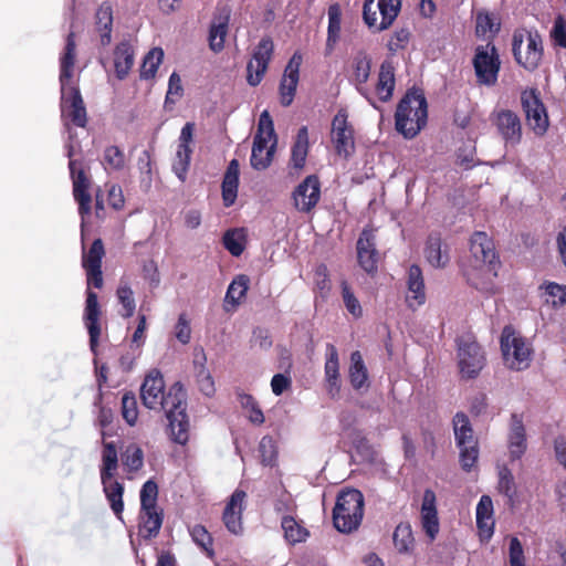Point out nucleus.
Here are the masks:
<instances>
[{"mask_svg": "<svg viewBox=\"0 0 566 566\" xmlns=\"http://www.w3.org/2000/svg\"><path fill=\"white\" fill-rule=\"evenodd\" d=\"M497 491L507 497V503L513 506L517 496L516 483L512 471L503 465L499 470Z\"/></svg>", "mask_w": 566, "mask_h": 566, "instance_id": "nucleus-45", "label": "nucleus"}, {"mask_svg": "<svg viewBox=\"0 0 566 566\" xmlns=\"http://www.w3.org/2000/svg\"><path fill=\"white\" fill-rule=\"evenodd\" d=\"M192 148L177 147L175 158L172 160V171L181 182L187 179V174L191 163Z\"/></svg>", "mask_w": 566, "mask_h": 566, "instance_id": "nucleus-49", "label": "nucleus"}, {"mask_svg": "<svg viewBox=\"0 0 566 566\" xmlns=\"http://www.w3.org/2000/svg\"><path fill=\"white\" fill-rule=\"evenodd\" d=\"M359 266L368 274L378 270L379 252L376 249L375 234L371 229H364L356 243Z\"/></svg>", "mask_w": 566, "mask_h": 566, "instance_id": "nucleus-19", "label": "nucleus"}, {"mask_svg": "<svg viewBox=\"0 0 566 566\" xmlns=\"http://www.w3.org/2000/svg\"><path fill=\"white\" fill-rule=\"evenodd\" d=\"M274 44L270 36H264L255 46L252 59L247 65V82L251 86H256L263 80L269 63L272 59Z\"/></svg>", "mask_w": 566, "mask_h": 566, "instance_id": "nucleus-15", "label": "nucleus"}, {"mask_svg": "<svg viewBox=\"0 0 566 566\" xmlns=\"http://www.w3.org/2000/svg\"><path fill=\"white\" fill-rule=\"evenodd\" d=\"M342 9L338 3L328 7V27L325 55L332 54L340 36Z\"/></svg>", "mask_w": 566, "mask_h": 566, "instance_id": "nucleus-35", "label": "nucleus"}, {"mask_svg": "<svg viewBox=\"0 0 566 566\" xmlns=\"http://www.w3.org/2000/svg\"><path fill=\"white\" fill-rule=\"evenodd\" d=\"M427 120L428 103L422 91L408 90L396 108V130L406 139H412L426 127Z\"/></svg>", "mask_w": 566, "mask_h": 566, "instance_id": "nucleus-3", "label": "nucleus"}, {"mask_svg": "<svg viewBox=\"0 0 566 566\" xmlns=\"http://www.w3.org/2000/svg\"><path fill=\"white\" fill-rule=\"evenodd\" d=\"M116 297L118 303L122 305L119 315L124 318L132 317L136 310V302L134 298V292L127 281L120 280L116 290Z\"/></svg>", "mask_w": 566, "mask_h": 566, "instance_id": "nucleus-43", "label": "nucleus"}, {"mask_svg": "<svg viewBox=\"0 0 566 566\" xmlns=\"http://www.w3.org/2000/svg\"><path fill=\"white\" fill-rule=\"evenodd\" d=\"M73 146L69 147L67 157L70 158L69 168L73 182V196L78 203V213L82 218L90 214L92 197L90 193L91 180L87 177L82 160L72 159Z\"/></svg>", "mask_w": 566, "mask_h": 566, "instance_id": "nucleus-11", "label": "nucleus"}, {"mask_svg": "<svg viewBox=\"0 0 566 566\" xmlns=\"http://www.w3.org/2000/svg\"><path fill=\"white\" fill-rule=\"evenodd\" d=\"M423 253L428 263L436 269L444 268L450 261L448 250H442V239L439 232H431L428 235Z\"/></svg>", "mask_w": 566, "mask_h": 566, "instance_id": "nucleus-28", "label": "nucleus"}, {"mask_svg": "<svg viewBox=\"0 0 566 566\" xmlns=\"http://www.w3.org/2000/svg\"><path fill=\"white\" fill-rule=\"evenodd\" d=\"M230 21V10L223 8L218 14L213 17L209 29V48L219 53L224 48V40L228 33V25Z\"/></svg>", "mask_w": 566, "mask_h": 566, "instance_id": "nucleus-25", "label": "nucleus"}, {"mask_svg": "<svg viewBox=\"0 0 566 566\" xmlns=\"http://www.w3.org/2000/svg\"><path fill=\"white\" fill-rule=\"evenodd\" d=\"M421 526L430 542H433L440 531V522L437 511V496L431 489L423 492L421 503Z\"/></svg>", "mask_w": 566, "mask_h": 566, "instance_id": "nucleus-20", "label": "nucleus"}, {"mask_svg": "<svg viewBox=\"0 0 566 566\" xmlns=\"http://www.w3.org/2000/svg\"><path fill=\"white\" fill-rule=\"evenodd\" d=\"M102 165L107 174L120 171L126 166V156L118 146H107L103 153Z\"/></svg>", "mask_w": 566, "mask_h": 566, "instance_id": "nucleus-44", "label": "nucleus"}, {"mask_svg": "<svg viewBox=\"0 0 566 566\" xmlns=\"http://www.w3.org/2000/svg\"><path fill=\"white\" fill-rule=\"evenodd\" d=\"M377 9L381 15L379 25H377V32H380L389 29L397 19L401 9V0H378Z\"/></svg>", "mask_w": 566, "mask_h": 566, "instance_id": "nucleus-40", "label": "nucleus"}, {"mask_svg": "<svg viewBox=\"0 0 566 566\" xmlns=\"http://www.w3.org/2000/svg\"><path fill=\"white\" fill-rule=\"evenodd\" d=\"M363 20L369 29H374L377 32V6L375 7V0H364L363 4Z\"/></svg>", "mask_w": 566, "mask_h": 566, "instance_id": "nucleus-63", "label": "nucleus"}, {"mask_svg": "<svg viewBox=\"0 0 566 566\" xmlns=\"http://www.w3.org/2000/svg\"><path fill=\"white\" fill-rule=\"evenodd\" d=\"M396 549L399 553H409L415 547V538L409 523H399L392 535Z\"/></svg>", "mask_w": 566, "mask_h": 566, "instance_id": "nucleus-46", "label": "nucleus"}, {"mask_svg": "<svg viewBox=\"0 0 566 566\" xmlns=\"http://www.w3.org/2000/svg\"><path fill=\"white\" fill-rule=\"evenodd\" d=\"M512 53L516 64L527 72L536 71L544 57V44L537 30L516 29L512 35Z\"/></svg>", "mask_w": 566, "mask_h": 566, "instance_id": "nucleus-5", "label": "nucleus"}, {"mask_svg": "<svg viewBox=\"0 0 566 566\" xmlns=\"http://www.w3.org/2000/svg\"><path fill=\"white\" fill-rule=\"evenodd\" d=\"M197 382L200 391L210 397L214 394V381L210 375V373L206 369L203 364L200 365V369L197 373Z\"/></svg>", "mask_w": 566, "mask_h": 566, "instance_id": "nucleus-60", "label": "nucleus"}, {"mask_svg": "<svg viewBox=\"0 0 566 566\" xmlns=\"http://www.w3.org/2000/svg\"><path fill=\"white\" fill-rule=\"evenodd\" d=\"M308 153V130L302 126L296 135L291 151V164L295 169H302L305 166Z\"/></svg>", "mask_w": 566, "mask_h": 566, "instance_id": "nucleus-37", "label": "nucleus"}, {"mask_svg": "<svg viewBox=\"0 0 566 566\" xmlns=\"http://www.w3.org/2000/svg\"><path fill=\"white\" fill-rule=\"evenodd\" d=\"M521 103L531 129L537 136L545 135L549 126V119L546 107L536 90L522 93Z\"/></svg>", "mask_w": 566, "mask_h": 566, "instance_id": "nucleus-12", "label": "nucleus"}, {"mask_svg": "<svg viewBox=\"0 0 566 566\" xmlns=\"http://www.w3.org/2000/svg\"><path fill=\"white\" fill-rule=\"evenodd\" d=\"M459 368L461 377L474 379L485 365L484 352L476 342H463L458 348Z\"/></svg>", "mask_w": 566, "mask_h": 566, "instance_id": "nucleus-16", "label": "nucleus"}, {"mask_svg": "<svg viewBox=\"0 0 566 566\" xmlns=\"http://www.w3.org/2000/svg\"><path fill=\"white\" fill-rule=\"evenodd\" d=\"M158 485L154 480L146 481L140 490V507L143 510L154 509L157 506Z\"/></svg>", "mask_w": 566, "mask_h": 566, "instance_id": "nucleus-54", "label": "nucleus"}, {"mask_svg": "<svg viewBox=\"0 0 566 566\" xmlns=\"http://www.w3.org/2000/svg\"><path fill=\"white\" fill-rule=\"evenodd\" d=\"M259 451L262 464L273 465L274 461L276 460L277 451L272 437L265 436L261 439Z\"/></svg>", "mask_w": 566, "mask_h": 566, "instance_id": "nucleus-56", "label": "nucleus"}, {"mask_svg": "<svg viewBox=\"0 0 566 566\" xmlns=\"http://www.w3.org/2000/svg\"><path fill=\"white\" fill-rule=\"evenodd\" d=\"M410 39V32L407 28H401L392 34L389 40L387 48L390 52H397L399 49H403Z\"/></svg>", "mask_w": 566, "mask_h": 566, "instance_id": "nucleus-64", "label": "nucleus"}, {"mask_svg": "<svg viewBox=\"0 0 566 566\" xmlns=\"http://www.w3.org/2000/svg\"><path fill=\"white\" fill-rule=\"evenodd\" d=\"M61 91L62 115L66 116L74 126L84 128L87 123V115L80 90L71 86L67 90L61 87Z\"/></svg>", "mask_w": 566, "mask_h": 566, "instance_id": "nucleus-17", "label": "nucleus"}, {"mask_svg": "<svg viewBox=\"0 0 566 566\" xmlns=\"http://www.w3.org/2000/svg\"><path fill=\"white\" fill-rule=\"evenodd\" d=\"M184 94L181 78L177 72H172L168 81L166 103H176Z\"/></svg>", "mask_w": 566, "mask_h": 566, "instance_id": "nucleus-59", "label": "nucleus"}, {"mask_svg": "<svg viewBox=\"0 0 566 566\" xmlns=\"http://www.w3.org/2000/svg\"><path fill=\"white\" fill-rule=\"evenodd\" d=\"M86 277L88 289L86 290V301H85V310H84V324L87 328L90 335V348L96 354L98 342L101 337V306L98 304L97 294L90 289V286H94L95 289H101L103 286V272L102 266L87 268Z\"/></svg>", "mask_w": 566, "mask_h": 566, "instance_id": "nucleus-7", "label": "nucleus"}, {"mask_svg": "<svg viewBox=\"0 0 566 566\" xmlns=\"http://www.w3.org/2000/svg\"><path fill=\"white\" fill-rule=\"evenodd\" d=\"M545 292L552 297L551 302L554 306H562L566 304V285L549 282L545 285Z\"/></svg>", "mask_w": 566, "mask_h": 566, "instance_id": "nucleus-61", "label": "nucleus"}, {"mask_svg": "<svg viewBox=\"0 0 566 566\" xmlns=\"http://www.w3.org/2000/svg\"><path fill=\"white\" fill-rule=\"evenodd\" d=\"M365 511L363 493L354 488L342 489L333 509V524L344 534L357 531L361 524Z\"/></svg>", "mask_w": 566, "mask_h": 566, "instance_id": "nucleus-4", "label": "nucleus"}, {"mask_svg": "<svg viewBox=\"0 0 566 566\" xmlns=\"http://www.w3.org/2000/svg\"><path fill=\"white\" fill-rule=\"evenodd\" d=\"M95 25L101 36V44L106 46L112 41L113 10L111 4L102 3L95 13Z\"/></svg>", "mask_w": 566, "mask_h": 566, "instance_id": "nucleus-36", "label": "nucleus"}, {"mask_svg": "<svg viewBox=\"0 0 566 566\" xmlns=\"http://www.w3.org/2000/svg\"><path fill=\"white\" fill-rule=\"evenodd\" d=\"M501 266L494 241L486 232L475 231L470 239V255L462 262L461 271L467 283L475 290L492 295Z\"/></svg>", "mask_w": 566, "mask_h": 566, "instance_id": "nucleus-2", "label": "nucleus"}, {"mask_svg": "<svg viewBox=\"0 0 566 566\" xmlns=\"http://www.w3.org/2000/svg\"><path fill=\"white\" fill-rule=\"evenodd\" d=\"M164 513L158 507L143 510L139 512L138 535L144 539L155 538L161 528Z\"/></svg>", "mask_w": 566, "mask_h": 566, "instance_id": "nucleus-26", "label": "nucleus"}, {"mask_svg": "<svg viewBox=\"0 0 566 566\" xmlns=\"http://www.w3.org/2000/svg\"><path fill=\"white\" fill-rule=\"evenodd\" d=\"M120 460L126 473L132 475L144 467V451L138 444L130 443L122 452Z\"/></svg>", "mask_w": 566, "mask_h": 566, "instance_id": "nucleus-38", "label": "nucleus"}, {"mask_svg": "<svg viewBox=\"0 0 566 566\" xmlns=\"http://www.w3.org/2000/svg\"><path fill=\"white\" fill-rule=\"evenodd\" d=\"M101 481L103 484L104 494L109 503L113 513L116 515L117 518L122 520L124 511V484L114 479Z\"/></svg>", "mask_w": 566, "mask_h": 566, "instance_id": "nucleus-34", "label": "nucleus"}, {"mask_svg": "<svg viewBox=\"0 0 566 566\" xmlns=\"http://www.w3.org/2000/svg\"><path fill=\"white\" fill-rule=\"evenodd\" d=\"M371 70V59L365 51H358L350 62L349 80L357 90L363 93V86L367 83Z\"/></svg>", "mask_w": 566, "mask_h": 566, "instance_id": "nucleus-31", "label": "nucleus"}, {"mask_svg": "<svg viewBox=\"0 0 566 566\" xmlns=\"http://www.w3.org/2000/svg\"><path fill=\"white\" fill-rule=\"evenodd\" d=\"M222 243L231 255L240 256L243 253L247 243L244 229L234 228L227 230L222 237Z\"/></svg>", "mask_w": 566, "mask_h": 566, "instance_id": "nucleus-42", "label": "nucleus"}, {"mask_svg": "<svg viewBox=\"0 0 566 566\" xmlns=\"http://www.w3.org/2000/svg\"><path fill=\"white\" fill-rule=\"evenodd\" d=\"M491 122L506 147H515L522 142V122L515 112L511 109L495 111L491 115Z\"/></svg>", "mask_w": 566, "mask_h": 566, "instance_id": "nucleus-13", "label": "nucleus"}, {"mask_svg": "<svg viewBox=\"0 0 566 566\" xmlns=\"http://www.w3.org/2000/svg\"><path fill=\"white\" fill-rule=\"evenodd\" d=\"M472 64L478 84L485 86L496 84L501 70V60L493 42L475 48Z\"/></svg>", "mask_w": 566, "mask_h": 566, "instance_id": "nucleus-10", "label": "nucleus"}, {"mask_svg": "<svg viewBox=\"0 0 566 566\" xmlns=\"http://www.w3.org/2000/svg\"><path fill=\"white\" fill-rule=\"evenodd\" d=\"M505 365L513 370H524L532 360V348L511 325L504 326L500 338Z\"/></svg>", "mask_w": 566, "mask_h": 566, "instance_id": "nucleus-9", "label": "nucleus"}, {"mask_svg": "<svg viewBox=\"0 0 566 566\" xmlns=\"http://www.w3.org/2000/svg\"><path fill=\"white\" fill-rule=\"evenodd\" d=\"M332 142L336 153L345 158L355 150L354 128L348 122L345 108H340L332 120Z\"/></svg>", "mask_w": 566, "mask_h": 566, "instance_id": "nucleus-14", "label": "nucleus"}, {"mask_svg": "<svg viewBox=\"0 0 566 566\" xmlns=\"http://www.w3.org/2000/svg\"><path fill=\"white\" fill-rule=\"evenodd\" d=\"M340 289H342V298H343L346 310L355 318H360L363 316V308H361V305H360L358 298L355 296L352 287L349 286L348 282L343 280L340 282Z\"/></svg>", "mask_w": 566, "mask_h": 566, "instance_id": "nucleus-53", "label": "nucleus"}, {"mask_svg": "<svg viewBox=\"0 0 566 566\" xmlns=\"http://www.w3.org/2000/svg\"><path fill=\"white\" fill-rule=\"evenodd\" d=\"M239 161L237 159H232L227 167L221 185L222 201L226 208L233 206L237 200L239 188Z\"/></svg>", "mask_w": 566, "mask_h": 566, "instance_id": "nucleus-27", "label": "nucleus"}, {"mask_svg": "<svg viewBox=\"0 0 566 566\" xmlns=\"http://www.w3.org/2000/svg\"><path fill=\"white\" fill-rule=\"evenodd\" d=\"M509 559L510 566H525L524 549L516 536L510 538Z\"/></svg>", "mask_w": 566, "mask_h": 566, "instance_id": "nucleus-58", "label": "nucleus"}, {"mask_svg": "<svg viewBox=\"0 0 566 566\" xmlns=\"http://www.w3.org/2000/svg\"><path fill=\"white\" fill-rule=\"evenodd\" d=\"M190 535L192 541L207 554L209 558L214 556L213 538L203 525L197 524L192 526L190 528Z\"/></svg>", "mask_w": 566, "mask_h": 566, "instance_id": "nucleus-50", "label": "nucleus"}, {"mask_svg": "<svg viewBox=\"0 0 566 566\" xmlns=\"http://www.w3.org/2000/svg\"><path fill=\"white\" fill-rule=\"evenodd\" d=\"M452 427L455 444L460 450V465L463 471L470 472L479 459V440L474 436L470 419L464 412L459 411L453 416Z\"/></svg>", "mask_w": 566, "mask_h": 566, "instance_id": "nucleus-8", "label": "nucleus"}, {"mask_svg": "<svg viewBox=\"0 0 566 566\" xmlns=\"http://www.w3.org/2000/svg\"><path fill=\"white\" fill-rule=\"evenodd\" d=\"M298 83V77L286 76L283 75V78L280 83V95H281V104L283 106H290L295 96L296 86Z\"/></svg>", "mask_w": 566, "mask_h": 566, "instance_id": "nucleus-55", "label": "nucleus"}, {"mask_svg": "<svg viewBox=\"0 0 566 566\" xmlns=\"http://www.w3.org/2000/svg\"><path fill=\"white\" fill-rule=\"evenodd\" d=\"M395 67L392 62L384 61L380 64L378 80L376 84V94L381 102H388L392 97L395 90Z\"/></svg>", "mask_w": 566, "mask_h": 566, "instance_id": "nucleus-32", "label": "nucleus"}, {"mask_svg": "<svg viewBox=\"0 0 566 566\" xmlns=\"http://www.w3.org/2000/svg\"><path fill=\"white\" fill-rule=\"evenodd\" d=\"M163 59L164 51L161 48L151 49L144 57L140 67V77L144 80H150L155 77Z\"/></svg>", "mask_w": 566, "mask_h": 566, "instance_id": "nucleus-48", "label": "nucleus"}, {"mask_svg": "<svg viewBox=\"0 0 566 566\" xmlns=\"http://www.w3.org/2000/svg\"><path fill=\"white\" fill-rule=\"evenodd\" d=\"M294 207L300 212H311L321 199V182L316 175L307 176L293 191Z\"/></svg>", "mask_w": 566, "mask_h": 566, "instance_id": "nucleus-18", "label": "nucleus"}, {"mask_svg": "<svg viewBox=\"0 0 566 566\" xmlns=\"http://www.w3.org/2000/svg\"><path fill=\"white\" fill-rule=\"evenodd\" d=\"M408 294L406 302L408 307L416 310L426 302L424 281L419 265L412 264L408 271Z\"/></svg>", "mask_w": 566, "mask_h": 566, "instance_id": "nucleus-24", "label": "nucleus"}, {"mask_svg": "<svg viewBox=\"0 0 566 566\" xmlns=\"http://www.w3.org/2000/svg\"><path fill=\"white\" fill-rule=\"evenodd\" d=\"M527 448L526 431L521 415L512 413L509 433V452L512 461L518 460Z\"/></svg>", "mask_w": 566, "mask_h": 566, "instance_id": "nucleus-23", "label": "nucleus"}, {"mask_svg": "<svg viewBox=\"0 0 566 566\" xmlns=\"http://www.w3.org/2000/svg\"><path fill=\"white\" fill-rule=\"evenodd\" d=\"M105 255L104 243L102 239H95L88 249L83 251L82 265L84 269L102 266V260Z\"/></svg>", "mask_w": 566, "mask_h": 566, "instance_id": "nucleus-51", "label": "nucleus"}, {"mask_svg": "<svg viewBox=\"0 0 566 566\" xmlns=\"http://www.w3.org/2000/svg\"><path fill=\"white\" fill-rule=\"evenodd\" d=\"M281 526L284 531V537L290 544L305 542L310 536V532L302 523L297 522L293 516L286 515L282 517Z\"/></svg>", "mask_w": 566, "mask_h": 566, "instance_id": "nucleus-41", "label": "nucleus"}, {"mask_svg": "<svg viewBox=\"0 0 566 566\" xmlns=\"http://www.w3.org/2000/svg\"><path fill=\"white\" fill-rule=\"evenodd\" d=\"M76 57L75 33L71 31L65 40L64 51L60 57V83L66 87L73 76V69Z\"/></svg>", "mask_w": 566, "mask_h": 566, "instance_id": "nucleus-30", "label": "nucleus"}, {"mask_svg": "<svg viewBox=\"0 0 566 566\" xmlns=\"http://www.w3.org/2000/svg\"><path fill=\"white\" fill-rule=\"evenodd\" d=\"M276 142L273 119L268 111H263L259 117L258 129L253 137L250 158L252 168L265 170L271 165Z\"/></svg>", "mask_w": 566, "mask_h": 566, "instance_id": "nucleus-6", "label": "nucleus"}, {"mask_svg": "<svg viewBox=\"0 0 566 566\" xmlns=\"http://www.w3.org/2000/svg\"><path fill=\"white\" fill-rule=\"evenodd\" d=\"M324 379L327 394L335 398L340 391L339 356L333 344L326 345Z\"/></svg>", "mask_w": 566, "mask_h": 566, "instance_id": "nucleus-22", "label": "nucleus"}, {"mask_svg": "<svg viewBox=\"0 0 566 566\" xmlns=\"http://www.w3.org/2000/svg\"><path fill=\"white\" fill-rule=\"evenodd\" d=\"M113 55L116 77L123 81L127 77L134 65V48L128 41H122L115 46Z\"/></svg>", "mask_w": 566, "mask_h": 566, "instance_id": "nucleus-29", "label": "nucleus"}, {"mask_svg": "<svg viewBox=\"0 0 566 566\" xmlns=\"http://www.w3.org/2000/svg\"><path fill=\"white\" fill-rule=\"evenodd\" d=\"M554 46L566 49V20L563 15H557L549 32Z\"/></svg>", "mask_w": 566, "mask_h": 566, "instance_id": "nucleus-57", "label": "nucleus"}, {"mask_svg": "<svg viewBox=\"0 0 566 566\" xmlns=\"http://www.w3.org/2000/svg\"><path fill=\"white\" fill-rule=\"evenodd\" d=\"M348 377L350 385L355 390L369 388L368 370L364 363L363 355L360 354L359 350H355L350 354Z\"/></svg>", "mask_w": 566, "mask_h": 566, "instance_id": "nucleus-33", "label": "nucleus"}, {"mask_svg": "<svg viewBox=\"0 0 566 566\" xmlns=\"http://www.w3.org/2000/svg\"><path fill=\"white\" fill-rule=\"evenodd\" d=\"M249 283L250 280L248 275L240 274L234 277L228 286L224 301L234 306L239 305L240 301L247 295Z\"/></svg>", "mask_w": 566, "mask_h": 566, "instance_id": "nucleus-47", "label": "nucleus"}, {"mask_svg": "<svg viewBox=\"0 0 566 566\" xmlns=\"http://www.w3.org/2000/svg\"><path fill=\"white\" fill-rule=\"evenodd\" d=\"M140 398L148 409L165 412L167 433L171 441L186 446L190 438V421L187 413V392L177 381L165 391V380L160 371H150L140 388Z\"/></svg>", "mask_w": 566, "mask_h": 566, "instance_id": "nucleus-1", "label": "nucleus"}, {"mask_svg": "<svg viewBox=\"0 0 566 566\" xmlns=\"http://www.w3.org/2000/svg\"><path fill=\"white\" fill-rule=\"evenodd\" d=\"M175 336L184 345L188 344L191 338L190 323L185 313L180 314L175 326Z\"/></svg>", "mask_w": 566, "mask_h": 566, "instance_id": "nucleus-62", "label": "nucleus"}, {"mask_svg": "<svg viewBox=\"0 0 566 566\" xmlns=\"http://www.w3.org/2000/svg\"><path fill=\"white\" fill-rule=\"evenodd\" d=\"M245 497L247 493L243 490L237 489L231 494L222 514L224 526L234 535L240 534L243 530L242 511Z\"/></svg>", "mask_w": 566, "mask_h": 566, "instance_id": "nucleus-21", "label": "nucleus"}, {"mask_svg": "<svg viewBox=\"0 0 566 566\" xmlns=\"http://www.w3.org/2000/svg\"><path fill=\"white\" fill-rule=\"evenodd\" d=\"M122 416L126 423L130 427L135 426L138 420L137 399L133 391L124 392L122 397Z\"/></svg>", "mask_w": 566, "mask_h": 566, "instance_id": "nucleus-52", "label": "nucleus"}, {"mask_svg": "<svg viewBox=\"0 0 566 566\" xmlns=\"http://www.w3.org/2000/svg\"><path fill=\"white\" fill-rule=\"evenodd\" d=\"M118 468V455L114 442H104L102 451L101 480L114 479Z\"/></svg>", "mask_w": 566, "mask_h": 566, "instance_id": "nucleus-39", "label": "nucleus"}]
</instances>
